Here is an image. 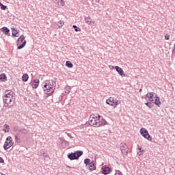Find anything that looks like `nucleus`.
<instances>
[{
  "label": "nucleus",
  "instance_id": "37",
  "mask_svg": "<svg viewBox=\"0 0 175 175\" xmlns=\"http://www.w3.org/2000/svg\"><path fill=\"white\" fill-rule=\"evenodd\" d=\"M41 154H42L43 157H46V153L44 152V150H42L40 152V155H41Z\"/></svg>",
  "mask_w": 175,
  "mask_h": 175
},
{
  "label": "nucleus",
  "instance_id": "33",
  "mask_svg": "<svg viewBox=\"0 0 175 175\" xmlns=\"http://www.w3.org/2000/svg\"><path fill=\"white\" fill-rule=\"evenodd\" d=\"M165 40H169V39H170V36L166 34V35L165 36Z\"/></svg>",
  "mask_w": 175,
  "mask_h": 175
},
{
  "label": "nucleus",
  "instance_id": "28",
  "mask_svg": "<svg viewBox=\"0 0 175 175\" xmlns=\"http://www.w3.org/2000/svg\"><path fill=\"white\" fill-rule=\"evenodd\" d=\"M58 24H59V28H62V27L64 26V21H60L58 22Z\"/></svg>",
  "mask_w": 175,
  "mask_h": 175
},
{
  "label": "nucleus",
  "instance_id": "39",
  "mask_svg": "<svg viewBox=\"0 0 175 175\" xmlns=\"http://www.w3.org/2000/svg\"><path fill=\"white\" fill-rule=\"evenodd\" d=\"M109 68H110L111 69H116V66H109Z\"/></svg>",
  "mask_w": 175,
  "mask_h": 175
},
{
  "label": "nucleus",
  "instance_id": "4",
  "mask_svg": "<svg viewBox=\"0 0 175 175\" xmlns=\"http://www.w3.org/2000/svg\"><path fill=\"white\" fill-rule=\"evenodd\" d=\"M83 152L81 150H78L75 152H71L68 154V158L70 161H75L76 159H79L81 155H83Z\"/></svg>",
  "mask_w": 175,
  "mask_h": 175
},
{
  "label": "nucleus",
  "instance_id": "7",
  "mask_svg": "<svg viewBox=\"0 0 175 175\" xmlns=\"http://www.w3.org/2000/svg\"><path fill=\"white\" fill-rule=\"evenodd\" d=\"M140 133L143 136V137H144L149 142H151L152 140L151 139V135H150V134L148 133V131H147V129H146L144 128H142L140 129Z\"/></svg>",
  "mask_w": 175,
  "mask_h": 175
},
{
  "label": "nucleus",
  "instance_id": "34",
  "mask_svg": "<svg viewBox=\"0 0 175 175\" xmlns=\"http://www.w3.org/2000/svg\"><path fill=\"white\" fill-rule=\"evenodd\" d=\"M55 1H58V0H55ZM64 5H65V2H64V0H61L60 6H64Z\"/></svg>",
  "mask_w": 175,
  "mask_h": 175
},
{
  "label": "nucleus",
  "instance_id": "36",
  "mask_svg": "<svg viewBox=\"0 0 175 175\" xmlns=\"http://www.w3.org/2000/svg\"><path fill=\"white\" fill-rule=\"evenodd\" d=\"M5 163V160H3L2 157H0V163Z\"/></svg>",
  "mask_w": 175,
  "mask_h": 175
},
{
  "label": "nucleus",
  "instance_id": "16",
  "mask_svg": "<svg viewBox=\"0 0 175 175\" xmlns=\"http://www.w3.org/2000/svg\"><path fill=\"white\" fill-rule=\"evenodd\" d=\"M154 105H156V106H158V107H160L161 103V100L159 98V96H156L155 97V100H154Z\"/></svg>",
  "mask_w": 175,
  "mask_h": 175
},
{
  "label": "nucleus",
  "instance_id": "25",
  "mask_svg": "<svg viewBox=\"0 0 175 175\" xmlns=\"http://www.w3.org/2000/svg\"><path fill=\"white\" fill-rule=\"evenodd\" d=\"M0 8L1 10H7L8 6L3 5L2 3H0Z\"/></svg>",
  "mask_w": 175,
  "mask_h": 175
},
{
  "label": "nucleus",
  "instance_id": "8",
  "mask_svg": "<svg viewBox=\"0 0 175 175\" xmlns=\"http://www.w3.org/2000/svg\"><path fill=\"white\" fill-rule=\"evenodd\" d=\"M107 105H109L110 106H114V107H117L118 106V100L114 99L113 98H109L106 100Z\"/></svg>",
  "mask_w": 175,
  "mask_h": 175
},
{
  "label": "nucleus",
  "instance_id": "15",
  "mask_svg": "<svg viewBox=\"0 0 175 175\" xmlns=\"http://www.w3.org/2000/svg\"><path fill=\"white\" fill-rule=\"evenodd\" d=\"M89 170L93 172V170H96V167L95 166V163L94 161L90 163Z\"/></svg>",
  "mask_w": 175,
  "mask_h": 175
},
{
  "label": "nucleus",
  "instance_id": "24",
  "mask_svg": "<svg viewBox=\"0 0 175 175\" xmlns=\"http://www.w3.org/2000/svg\"><path fill=\"white\" fill-rule=\"evenodd\" d=\"M72 28L75 29V32H80V31H81V29L76 25H73Z\"/></svg>",
  "mask_w": 175,
  "mask_h": 175
},
{
  "label": "nucleus",
  "instance_id": "20",
  "mask_svg": "<svg viewBox=\"0 0 175 175\" xmlns=\"http://www.w3.org/2000/svg\"><path fill=\"white\" fill-rule=\"evenodd\" d=\"M8 80V77L5 74L0 75V81H6Z\"/></svg>",
  "mask_w": 175,
  "mask_h": 175
},
{
  "label": "nucleus",
  "instance_id": "23",
  "mask_svg": "<svg viewBox=\"0 0 175 175\" xmlns=\"http://www.w3.org/2000/svg\"><path fill=\"white\" fill-rule=\"evenodd\" d=\"M85 21L86 24H88V25H91V23H92V21H91V16H88V18H85Z\"/></svg>",
  "mask_w": 175,
  "mask_h": 175
},
{
  "label": "nucleus",
  "instance_id": "44",
  "mask_svg": "<svg viewBox=\"0 0 175 175\" xmlns=\"http://www.w3.org/2000/svg\"><path fill=\"white\" fill-rule=\"evenodd\" d=\"M98 118H100V115H98Z\"/></svg>",
  "mask_w": 175,
  "mask_h": 175
},
{
  "label": "nucleus",
  "instance_id": "29",
  "mask_svg": "<svg viewBox=\"0 0 175 175\" xmlns=\"http://www.w3.org/2000/svg\"><path fill=\"white\" fill-rule=\"evenodd\" d=\"M70 92V87L69 86L66 87L65 94H69Z\"/></svg>",
  "mask_w": 175,
  "mask_h": 175
},
{
  "label": "nucleus",
  "instance_id": "40",
  "mask_svg": "<svg viewBox=\"0 0 175 175\" xmlns=\"http://www.w3.org/2000/svg\"><path fill=\"white\" fill-rule=\"evenodd\" d=\"M67 135L68 136V137H70L71 139H73V137H72V136L70 135V134L67 133Z\"/></svg>",
  "mask_w": 175,
  "mask_h": 175
},
{
  "label": "nucleus",
  "instance_id": "41",
  "mask_svg": "<svg viewBox=\"0 0 175 175\" xmlns=\"http://www.w3.org/2000/svg\"><path fill=\"white\" fill-rule=\"evenodd\" d=\"M139 151L140 152L139 155H142V148H139Z\"/></svg>",
  "mask_w": 175,
  "mask_h": 175
},
{
  "label": "nucleus",
  "instance_id": "12",
  "mask_svg": "<svg viewBox=\"0 0 175 175\" xmlns=\"http://www.w3.org/2000/svg\"><path fill=\"white\" fill-rule=\"evenodd\" d=\"M103 174H109L111 172V168L110 167H107L106 165L102 167Z\"/></svg>",
  "mask_w": 175,
  "mask_h": 175
},
{
  "label": "nucleus",
  "instance_id": "43",
  "mask_svg": "<svg viewBox=\"0 0 175 175\" xmlns=\"http://www.w3.org/2000/svg\"><path fill=\"white\" fill-rule=\"evenodd\" d=\"M1 175H5V174H3V173H1Z\"/></svg>",
  "mask_w": 175,
  "mask_h": 175
},
{
  "label": "nucleus",
  "instance_id": "10",
  "mask_svg": "<svg viewBox=\"0 0 175 175\" xmlns=\"http://www.w3.org/2000/svg\"><path fill=\"white\" fill-rule=\"evenodd\" d=\"M40 81L38 79H33V81L30 82V85H31L32 88L36 90L38 87H39Z\"/></svg>",
  "mask_w": 175,
  "mask_h": 175
},
{
  "label": "nucleus",
  "instance_id": "45",
  "mask_svg": "<svg viewBox=\"0 0 175 175\" xmlns=\"http://www.w3.org/2000/svg\"><path fill=\"white\" fill-rule=\"evenodd\" d=\"M139 92H142V89L139 90Z\"/></svg>",
  "mask_w": 175,
  "mask_h": 175
},
{
  "label": "nucleus",
  "instance_id": "26",
  "mask_svg": "<svg viewBox=\"0 0 175 175\" xmlns=\"http://www.w3.org/2000/svg\"><path fill=\"white\" fill-rule=\"evenodd\" d=\"M63 146H64V148H65V147H69V142L64 140L63 143Z\"/></svg>",
  "mask_w": 175,
  "mask_h": 175
},
{
  "label": "nucleus",
  "instance_id": "35",
  "mask_svg": "<svg viewBox=\"0 0 175 175\" xmlns=\"http://www.w3.org/2000/svg\"><path fill=\"white\" fill-rule=\"evenodd\" d=\"M115 175H122V173L120 171H117Z\"/></svg>",
  "mask_w": 175,
  "mask_h": 175
},
{
  "label": "nucleus",
  "instance_id": "5",
  "mask_svg": "<svg viewBox=\"0 0 175 175\" xmlns=\"http://www.w3.org/2000/svg\"><path fill=\"white\" fill-rule=\"evenodd\" d=\"M14 144V142H13V138L9 136L5 139L3 145V149L5 150V151H8V149L10 148V147H12Z\"/></svg>",
  "mask_w": 175,
  "mask_h": 175
},
{
  "label": "nucleus",
  "instance_id": "18",
  "mask_svg": "<svg viewBox=\"0 0 175 175\" xmlns=\"http://www.w3.org/2000/svg\"><path fill=\"white\" fill-rule=\"evenodd\" d=\"M11 29L12 30V36H14V38H18V31H17V29H16V28H13L12 27Z\"/></svg>",
  "mask_w": 175,
  "mask_h": 175
},
{
  "label": "nucleus",
  "instance_id": "6",
  "mask_svg": "<svg viewBox=\"0 0 175 175\" xmlns=\"http://www.w3.org/2000/svg\"><path fill=\"white\" fill-rule=\"evenodd\" d=\"M25 39V37L24 36V35H21L17 40V49L18 50H21V49H24V47H25V45L27 44V41L24 40ZM20 43H22L21 45L18 46V44H20Z\"/></svg>",
  "mask_w": 175,
  "mask_h": 175
},
{
  "label": "nucleus",
  "instance_id": "21",
  "mask_svg": "<svg viewBox=\"0 0 175 175\" xmlns=\"http://www.w3.org/2000/svg\"><path fill=\"white\" fill-rule=\"evenodd\" d=\"M29 79L28 74H23L22 76V81L26 82Z\"/></svg>",
  "mask_w": 175,
  "mask_h": 175
},
{
  "label": "nucleus",
  "instance_id": "9",
  "mask_svg": "<svg viewBox=\"0 0 175 175\" xmlns=\"http://www.w3.org/2000/svg\"><path fill=\"white\" fill-rule=\"evenodd\" d=\"M120 150H121L122 154H123V155L128 154V146L126 145V144H120Z\"/></svg>",
  "mask_w": 175,
  "mask_h": 175
},
{
  "label": "nucleus",
  "instance_id": "31",
  "mask_svg": "<svg viewBox=\"0 0 175 175\" xmlns=\"http://www.w3.org/2000/svg\"><path fill=\"white\" fill-rule=\"evenodd\" d=\"M15 141L16 143H20V138H18V136L15 135Z\"/></svg>",
  "mask_w": 175,
  "mask_h": 175
},
{
  "label": "nucleus",
  "instance_id": "27",
  "mask_svg": "<svg viewBox=\"0 0 175 175\" xmlns=\"http://www.w3.org/2000/svg\"><path fill=\"white\" fill-rule=\"evenodd\" d=\"M91 162V160L90 159H84V163L85 165H90V163Z\"/></svg>",
  "mask_w": 175,
  "mask_h": 175
},
{
  "label": "nucleus",
  "instance_id": "17",
  "mask_svg": "<svg viewBox=\"0 0 175 175\" xmlns=\"http://www.w3.org/2000/svg\"><path fill=\"white\" fill-rule=\"evenodd\" d=\"M3 131L5 133H9V131H10V126H9V125L8 124H5L3 125Z\"/></svg>",
  "mask_w": 175,
  "mask_h": 175
},
{
  "label": "nucleus",
  "instance_id": "46",
  "mask_svg": "<svg viewBox=\"0 0 175 175\" xmlns=\"http://www.w3.org/2000/svg\"><path fill=\"white\" fill-rule=\"evenodd\" d=\"M38 155H40V154H38Z\"/></svg>",
  "mask_w": 175,
  "mask_h": 175
},
{
  "label": "nucleus",
  "instance_id": "13",
  "mask_svg": "<svg viewBox=\"0 0 175 175\" xmlns=\"http://www.w3.org/2000/svg\"><path fill=\"white\" fill-rule=\"evenodd\" d=\"M1 31L7 36H10V30L9 29V28L3 27L1 28Z\"/></svg>",
  "mask_w": 175,
  "mask_h": 175
},
{
  "label": "nucleus",
  "instance_id": "30",
  "mask_svg": "<svg viewBox=\"0 0 175 175\" xmlns=\"http://www.w3.org/2000/svg\"><path fill=\"white\" fill-rule=\"evenodd\" d=\"M145 105H146V106H147L148 107H149V109H151V107H152V106H151V103H145Z\"/></svg>",
  "mask_w": 175,
  "mask_h": 175
},
{
  "label": "nucleus",
  "instance_id": "3",
  "mask_svg": "<svg viewBox=\"0 0 175 175\" xmlns=\"http://www.w3.org/2000/svg\"><path fill=\"white\" fill-rule=\"evenodd\" d=\"M107 122L105 120H102L100 121L99 119H97L96 116H91L89 118V124L90 126H94V128H99V126H103V125H106Z\"/></svg>",
  "mask_w": 175,
  "mask_h": 175
},
{
  "label": "nucleus",
  "instance_id": "2",
  "mask_svg": "<svg viewBox=\"0 0 175 175\" xmlns=\"http://www.w3.org/2000/svg\"><path fill=\"white\" fill-rule=\"evenodd\" d=\"M15 100L14 92L12 90H7L3 96V105L5 107H9V105H12V100Z\"/></svg>",
  "mask_w": 175,
  "mask_h": 175
},
{
  "label": "nucleus",
  "instance_id": "1",
  "mask_svg": "<svg viewBox=\"0 0 175 175\" xmlns=\"http://www.w3.org/2000/svg\"><path fill=\"white\" fill-rule=\"evenodd\" d=\"M55 87H57V83L55 81H53V79L46 81L45 84L42 87L44 94H45L46 98H49L51 95H53L54 91L55 90Z\"/></svg>",
  "mask_w": 175,
  "mask_h": 175
},
{
  "label": "nucleus",
  "instance_id": "19",
  "mask_svg": "<svg viewBox=\"0 0 175 175\" xmlns=\"http://www.w3.org/2000/svg\"><path fill=\"white\" fill-rule=\"evenodd\" d=\"M65 141V139H63L62 138L59 137L57 139V143L60 146V147H62V148H64V142Z\"/></svg>",
  "mask_w": 175,
  "mask_h": 175
},
{
  "label": "nucleus",
  "instance_id": "11",
  "mask_svg": "<svg viewBox=\"0 0 175 175\" xmlns=\"http://www.w3.org/2000/svg\"><path fill=\"white\" fill-rule=\"evenodd\" d=\"M115 69L116 70V72H118V75H120V76H122V77H125V74H124V70H122V68H121V67L118 66H115Z\"/></svg>",
  "mask_w": 175,
  "mask_h": 175
},
{
  "label": "nucleus",
  "instance_id": "42",
  "mask_svg": "<svg viewBox=\"0 0 175 175\" xmlns=\"http://www.w3.org/2000/svg\"><path fill=\"white\" fill-rule=\"evenodd\" d=\"M66 167H68V169H70L71 167L69 165H67Z\"/></svg>",
  "mask_w": 175,
  "mask_h": 175
},
{
  "label": "nucleus",
  "instance_id": "22",
  "mask_svg": "<svg viewBox=\"0 0 175 175\" xmlns=\"http://www.w3.org/2000/svg\"><path fill=\"white\" fill-rule=\"evenodd\" d=\"M66 66H67V68H73V64H72L70 61H66Z\"/></svg>",
  "mask_w": 175,
  "mask_h": 175
},
{
  "label": "nucleus",
  "instance_id": "14",
  "mask_svg": "<svg viewBox=\"0 0 175 175\" xmlns=\"http://www.w3.org/2000/svg\"><path fill=\"white\" fill-rule=\"evenodd\" d=\"M146 97L148 98L149 102H154V92L148 93Z\"/></svg>",
  "mask_w": 175,
  "mask_h": 175
},
{
  "label": "nucleus",
  "instance_id": "38",
  "mask_svg": "<svg viewBox=\"0 0 175 175\" xmlns=\"http://www.w3.org/2000/svg\"><path fill=\"white\" fill-rule=\"evenodd\" d=\"M62 99H64V96L62 95H61L59 97V102H61V100H62Z\"/></svg>",
  "mask_w": 175,
  "mask_h": 175
},
{
  "label": "nucleus",
  "instance_id": "32",
  "mask_svg": "<svg viewBox=\"0 0 175 175\" xmlns=\"http://www.w3.org/2000/svg\"><path fill=\"white\" fill-rule=\"evenodd\" d=\"M19 132H21V133H27V130L25 129L19 130Z\"/></svg>",
  "mask_w": 175,
  "mask_h": 175
}]
</instances>
